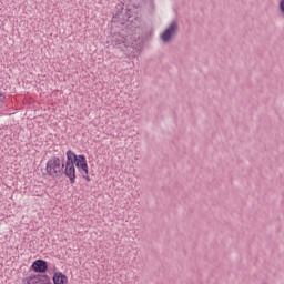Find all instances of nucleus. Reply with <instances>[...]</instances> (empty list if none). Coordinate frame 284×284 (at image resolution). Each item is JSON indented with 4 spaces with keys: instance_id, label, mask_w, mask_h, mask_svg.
<instances>
[{
    "instance_id": "nucleus-1",
    "label": "nucleus",
    "mask_w": 284,
    "mask_h": 284,
    "mask_svg": "<svg viewBox=\"0 0 284 284\" xmlns=\"http://www.w3.org/2000/svg\"><path fill=\"white\" fill-rule=\"evenodd\" d=\"M64 168L65 159L61 160L59 156H52L47 161L45 172H42V176H50L53 180L61 179Z\"/></svg>"
},
{
    "instance_id": "nucleus-2",
    "label": "nucleus",
    "mask_w": 284,
    "mask_h": 284,
    "mask_svg": "<svg viewBox=\"0 0 284 284\" xmlns=\"http://www.w3.org/2000/svg\"><path fill=\"white\" fill-rule=\"evenodd\" d=\"M122 21H128L135 30H141L143 27V18L141 16V4L134 3L133 9L126 8L125 14L122 16Z\"/></svg>"
},
{
    "instance_id": "nucleus-3",
    "label": "nucleus",
    "mask_w": 284,
    "mask_h": 284,
    "mask_svg": "<svg viewBox=\"0 0 284 284\" xmlns=\"http://www.w3.org/2000/svg\"><path fill=\"white\" fill-rule=\"evenodd\" d=\"M179 34V20H172L169 27L161 33L160 39L163 43H170L173 39H176Z\"/></svg>"
},
{
    "instance_id": "nucleus-4",
    "label": "nucleus",
    "mask_w": 284,
    "mask_h": 284,
    "mask_svg": "<svg viewBox=\"0 0 284 284\" xmlns=\"http://www.w3.org/2000/svg\"><path fill=\"white\" fill-rule=\"evenodd\" d=\"M63 174L69 179L70 185L77 183V166L74 164H64Z\"/></svg>"
},
{
    "instance_id": "nucleus-5",
    "label": "nucleus",
    "mask_w": 284,
    "mask_h": 284,
    "mask_svg": "<svg viewBox=\"0 0 284 284\" xmlns=\"http://www.w3.org/2000/svg\"><path fill=\"white\" fill-rule=\"evenodd\" d=\"M48 261L41 258L36 260L31 265V270L38 274H45V272H48Z\"/></svg>"
},
{
    "instance_id": "nucleus-6",
    "label": "nucleus",
    "mask_w": 284,
    "mask_h": 284,
    "mask_svg": "<svg viewBox=\"0 0 284 284\" xmlns=\"http://www.w3.org/2000/svg\"><path fill=\"white\" fill-rule=\"evenodd\" d=\"M75 168L79 170H88V159H85V155L80 154L75 159L74 162Z\"/></svg>"
},
{
    "instance_id": "nucleus-7",
    "label": "nucleus",
    "mask_w": 284,
    "mask_h": 284,
    "mask_svg": "<svg viewBox=\"0 0 284 284\" xmlns=\"http://www.w3.org/2000/svg\"><path fill=\"white\" fill-rule=\"evenodd\" d=\"M53 284H68V275L62 272H55L52 277Z\"/></svg>"
},
{
    "instance_id": "nucleus-8",
    "label": "nucleus",
    "mask_w": 284,
    "mask_h": 284,
    "mask_svg": "<svg viewBox=\"0 0 284 284\" xmlns=\"http://www.w3.org/2000/svg\"><path fill=\"white\" fill-rule=\"evenodd\" d=\"M79 155H77L74 153V151L72 150H68L67 151V161L64 165H74V163L77 162Z\"/></svg>"
},
{
    "instance_id": "nucleus-9",
    "label": "nucleus",
    "mask_w": 284,
    "mask_h": 284,
    "mask_svg": "<svg viewBox=\"0 0 284 284\" xmlns=\"http://www.w3.org/2000/svg\"><path fill=\"white\" fill-rule=\"evenodd\" d=\"M124 8H125V3H123V2H120V3H118L116 4V7H115V19H121V14H123V10H124Z\"/></svg>"
},
{
    "instance_id": "nucleus-10",
    "label": "nucleus",
    "mask_w": 284,
    "mask_h": 284,
    "mask_svg": "<svg viewBox=\"0 0 284 284\" xmlns=\"http://www.w3.org/2000/svg\"><path fill=\"white\" fill-rule=\"evenodd\" d=\"M80 174L82 178L85 179V181H88V183H90V181H92V179H90V170L89 168L87 166V170H79Z\"/></svg>"
},
{
    "instance_id": "nucleus-11",
    "label": "nucleus",
    "mask_w": 284,
    "mask_h": 284,
    "mask_svg": "<svg viewBox=\"0 0 284 284\" xmlns=\"http://www.w3.org/2000/svg\"><path fill=\"white\" fill-rule=\"evenodd\" d=\"M145 6H149V9L151 10V12H153L155 6H154V0H145L144 1Z\"/></svg>"
},
{
    "instance_id": "nucleus-12",
    "label": "nucleus",
    "mask_w": 284,
    "mask_h": 284,
    "mask_svg": "<svg viewBox=\"0 0 284 284\" xmlns=\"http://www.w3.org/2000/svg\"><path fill=\"white\" fill-rule=\"evenodd\" d=\"M3 101H6V95L0 93V108H3Z\"/></svg>"
},
{
    "instance_id": "nucleus-13",
    "label": "nucleus",
    "mask_w": 284,
    "mask_h": 284,
    "mask_svg": "<svg viewBox=\"0 0 284 284\" xmlns=\"http://www.w3.org/2000/svg\"><path fill=\"white\" fill-rule=\"evenodd\" d=\"M278 8H280V12H282V14H284V0L280 1Z\"/></svg>"
}]
</instances>
